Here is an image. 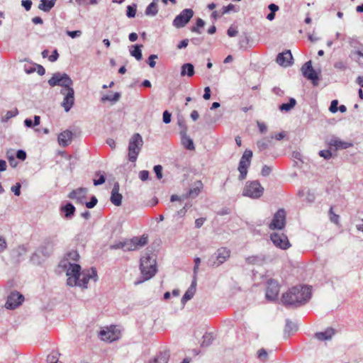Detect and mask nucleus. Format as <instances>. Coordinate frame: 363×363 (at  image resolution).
<instances>
[{
    "label": "nucleus",
    "instance_id": "1",
    "mask_svg": "<svg viewBox=\"0 0 363 363\" xmlns=\"http://www.w3.org/2000/svg\"><path fill=\"white\" fill-rule=\"evenodd\" d=\"M79 259L78 252L72 250L67 253L66 260L62 262V266L66 269L68 286L86 289L89 280H93L94 282L97 281V272L93 267L81 272V266L79 264L71 262L72 261L76 262Z\"/></svg>",
    "mask_w": 363,
    "mask_h": 363
},
{
    "label": "nucleus",
    "instance_id": "2",
    "mask_svg": "<svg viewBox=\"0 0 363 363\" xmlns=\"http://www.w3.org/2000/svg\"><path fill=\"white\" fill-rule=\"evenodd\" d=\"M311 293L308 286H294L282 295L281 301L286 306L298 307L310 300Z\"/></svg>",
    "mask_w": 363,
    "mask_h": 363
},
{
    "label": "nucleus",
    "instance_id": "3",
    "mask_svg": "<svg viewBox=\"0 0 363 363\" xmlns=\"http://www.w3.org/2000/svg\"><path fill=\"white\" fill-rule=\"evenodd\" d=\"M140 269L143 276V279L135 281V285H138L144 281L149 280L157 272L155 259L149 255L142 257L140 259Z\"/></svg>",
    "mask_w": 363,
    "mask_h": 363
},
{
    "label": "nucleus",
    "instance_id": "4",
    "mask_svg": "<svg viewBox=\"0 0 363 363\" xmlns=\"http://www.w3.org/2000/svg\"><path fill=\"white\" fill-rule=\"evenodd\" d=\"M143 140L139 133H135L130 138L128 143V160L135 162L143 147Z\"/></svg>",
    "mask_w": 363,
    "mask_h": 363
},
{
    "label": "nucleus",
    "instance_id": "5",
    "mask_svg": "<svg viewBox=\"0 0 363 363\" xmlns=\"http://www.w3.org/2000/svg\"><path fill=\"white\" fill-rule=\"evenodd\" d=\"M48 83L52 87L60 86L62 89H67L72 86L73 81L67 74L57 72L52 74Z\"/></svg>",
    "mask_w": 363,
    "mask_h": 363
},
{
    "label": "nucleus",
    "instance_id": "6",
    "mask_svg": "<svg viewBox=\"0 0 363 363\" xmlns=\"http://www.w3.org/2000/svg\"><path fill=\"white\" fill-rule=\"evenodd\" d=\"M264 192V188L258 181L247 182L243 189L242 195L251 199H259Z\"/></svg>",
    "mask_w": 363,
    "mask_h": 363
},
{
    "label": "nucleus",
    "instance_id": "7",
    "mask_svg": "<svg viewBox=\"0 0 363 363\" xmlns=\"http://www.w3.org/2000/svg\"><path fill=\"white\" fill-rule=\"evenodd\" d=\"M253 153L250 150H245L243 152L238 165V171L240 172L239 179L243 180L246 178L247 174V169L250 165L251 160Z\"/></svg>",
    "mask_w": 363,
    "mask_h": 363
},
{
    "label": "nucleus",
    "instance_id": "8",
    "mask_svg": "<svg viewBox=\"0 0 363 363\" xmlns=\"http://www.w3.org/2000/svg\"><path fill=\"white\" fill-rule=\"evenodd\" d=\"M230 255V250L226 247H220L217 250L209 259V264L213 267H218L224 263Z\"/></svg>",
    "mask_w": 363,
    "mask_h": 363
},
{
    "label": "nucleus",
    "instance_id": "9",
    "mask_svg": "<svg viewBox=\"0 0 363 363\" xmlns=\"http://www.w3.org/2000/svg\"><path fill=\"white\" fill-rule=\"evenodd\" d=\"M60 94L64 96L61 106L65 112H68L74 104V90L72 86L67 89H61Z\"/></svg>",
    "mask_w": 363,
    "mask_h": 363
},
{
    "label": "nucleus",
    "instance_id": "10",
    "mask_svg": "<svg viewBox=\"0 0 363 363\" xmlns=\"http://www.w3.org/2000/svg\"><path fill=\"white\" fill-rule=\"evenodd\" d=\"M194 16V11L191 9H185L177 15L173 21V26L177 28L184 27Z\"/></svg>",
    "mask_w": 363,
    "mask_h": 363
},
{
    "label": "nucleus",
    "instance_id": "11",
    "mask_svg": "<svg viewBox=\"0 0 363 363\" xmlns=\"http://www.w3.org/2000/svg\"><path fill=\"white\" fill-rule=\"evenodd\" d=\"M286 224V212L284 209L278 210L274 215L272 223L269 224L271 230H281Z\"/></svg>",
    "mask_w": 363,
    "mask_h": 363
},
{
    "label": "nucleus",
    "instance_id": "12",
    "mask_svg": "<svg viewBox=\"0 0 363 363\" xmlns=\"http://www.w3.org/2000/svg\"><path fill=\"white\" fill-rule=\"evenodd\" d=\"M24 301V296L18 291L11 292L7 297L5 307L7 309L13 310L18 308Z\"/></svg>",
    "mask_w": 363,
    "mask_h": 363
},
{
    "label": "nucleus",
    "instance_id": "13",
    "mask_svg": "<svg viewBox=\"0 0 363 363\" xmlns=\"http://www.w3.org/2000/svg\"><path fill=\"white\" fill-rule=\"evenodd\" d=\"M270 238L276 247L282 250H286L291 246L288 238L284 233H273Z\"/></svg>",
    "mask_w": 363,
    "mask_h": 363
},
{
    "label": "nucleus",
    "instance_id": "14",
    "mask_svg": "<svg viewBox=\"0 0 363 363\" xmlns=\"http://www.w3.org/2000/svg\"><path fill=\"white\" fill-rule=\"evenodd\" d=\"M301 72L304 77L313 82L314 85H317L318 76L312 67L311 61L306 62L301 67Z\"/></svg>",
    "mask_w": 363,
    "mask_h": 363
},
{
    "label": "nucleus",
    "instance_id": "15",
    "mask_svg": "<svg viewBox=\"0 0 363 363\" xmlns=\"http://www.w3.org/2000/svg\"><path fill=\"white\" fill-rule=\"evenodd\" d=\"M267 284L266 298L272 301H275L279 291V286L277 281L272 279L269 280Z\"/></svg>",
    "mask_w": 363,
    "mask_h": 363
},
{
    "label": "nucleus",
    "instance_id": "16",
    "mask_svg": "<svg viewBox=\"0 0 363 363\" xmlns=\"http://www.w3.org/2000/svg\"><path fill=\"white\" fill-rule=\"evenodd\" d=\"M327 143L330 147H334L335 150H345L352 146V143L343 141L335 136H332L329 138L327 140Z\"/></svg>",
    "mask_w": 363,
    "mask_h": 363
},
{
    "label": "nucleus",
    "instance_id": "17",
    "mask_svg": "<svg viewBox=\"0 0 363 363\" xmlns=\"http://www.w3.org/2000/svg\"><path fill=\"white\" fill-rule=\"evenodd\" d=\"M293 56L290 50L279 53L277 57V62L281 67H287L292 65Z\"/></svg>",
    "mask_w": 363,
    "mask_h": 363
},
{
    "label": "nucleus",
    "instance_id": "18",
    "mask_svg": "<svg viewBox=\"0 0 363 363\" xmlns=\"http://www.w3.org/2000/svg\"><path fill=\"white\" fill-rule=\"evenodd\" d=\"M86 194H87V189L80 187V188H78L77 189L72 191L69 194L68 197L71 199L76 200V201L79 203H83Z\"/></svg>",
    "mask_w": 363,
    "mask_h": 363
},
{
    "label": "nucleus",
    "instance_id": "19",
    "mask_svg": "<svg viewBox=\"0 0 363 363\" xmlns=\"http://www.w3.org/2000/svg\"><path fill=\"white\" fill-rule=\"evenodd\" d=\"M336 334V330L333 328H327L325 330L317 332L314 334V337L319 341L331 340Z\"/></svg>",
    "mask_w": 363,
    "mask_h": 363
},
{
    "label": "nucleus",
    "instance_id": "20",
    "mask_svg": "<svg viewBox=\"0 0 363 363\" xmlns=\"http://www.w3.org/2000/svg\"><path fill=\"white\" fill-rule=\"evenodd\" d=\"M99 335L100 339L104 341L113 342L118 338V335L111 329L101 330Z\"/></svg>",
    "mask_w": 363,
    "mask_h": 363
},
{
    "label": "nucleus",
    "instance_id": "21",
    "mask_svg": "<svg viewBox=\"0 0 363 363\" xmlns=\"http://www.w3.org/2000/svg\"><path fill=\"white\" fill-rule=\"evenodd\" d=\"M119 184L118 183H115L111 191V201L115 206H119L121 205L123 196L121 194H119Z\"/></svg>",
    "mask_w": 363,
    "mask_h": 363
},
{
    "label": "nucleus",
    "instance_id": "22",
    "mask_svg": "<svg viewBox=\"0 0 363 363\" xmlns=\"http://www.w3.org/2000/svg\"><path fill=\"white\" fill-rule=\"evenodd\" d=\"M203 183L201 182V181H200V180L196 181L193 184L192 186L190 188L188 194L183 196L184 199H186L187 197H191V198L196 197L201 192V189H203Z\"/></svg>",
    "mask_w": 363,
    "mask_h": 363
},
{
    "label": "nucleus",
    "instance_id": "23",
    "mask_svg": "<svg viewBox=\"0 0 363 363\" xmlns=\"http://www.w3.org/2000/svg\"><path fill=\"white\" fill-rule=\"evenodd\" d=\"M72 138V133L69 130H65L61 133L58 136V143L62 147L67 146Z\"/></svg>",
    "mask_w": 363,
    "mask_h": 363
},
{
    "label": "nucleus",
    "instance_id": "24",
    "mask_svg": "<svg viewBox=\"0 0 363 363\" xmlns=\"http://www.w3.org/2000/svg\"><path fill=\"white\" fill-rule=\"evenodd\" d=\"M60 211L65 213L66 219H71L75 213V207L71 203H67L61 207Z\"/></svg>",
    "mask_w": 363,
    "mask_h": 363
},
{
    "label": "nucleus",
    "instance_id": "25",
    "mask_svg": "<svg viewBox=\"0 0 363 363\" xmlns=\"http://www.w3.org/2000/svg\"><path fill=\"white\" fill-rule=\"evenodd\" d=\"M194 67L191 63H185L181 67L180 74L182 77L187 76L191 77L194 74Z\"/></svg>",
    "mask_w": 363,
    "mask_h": 363
},
{
    "label": "nucleus",
    "instance_id": "26",
    "mask_svg": "<svg viewBox=\"0 0 363 363\" xmlns=\"http://www.w3.org/2000/svg\"><path fill=\"white\" fill-rule=\"evenodd\" d=\"M180 136L181 143L186 149L189 150H193L195 149L193 140L187 135V133H185L184 135H180Z\"/></svg>",
    "mask_w": 363,
    "mask_h": 363
},
{
    "label": "nucleus",
    "instance_id": "27",
    "mask_svg": "<svg viewBox=\"0 0 363 363\" xmlns=\"http://www.w3.org/2000/svg\"><path fill=\"white\" fill-rule=\"evenodd\" d=\"M56 0H40L38 9L44 12H49L54 7Z\"/></svg>",
    "mask_w": 363,
    "mask_h": 363
},
{
    "label": "nucleus",
    "instance_id": "28",
    "mask_svg": "<svg viewBox=\"0 0 363 363\" xmlns=\"http://www.w3.org/2000/svg\"><path fill=\"white\" fill-rule=\"evenodd\" d=\"M170 357V353L167 350L160 352L154 359L158 363H167Z\"/></svg>",
    "mask_w": 363,
    "mask_h": 363
},
{
    "label": "nucleus",
    "instance_id": "29",
    "mask_svg": "<svg viewBox=\"0 0 363 363\" xmlns=\"http://www.w3.org/2000/svg\"><path fill=\"white\" fill-rule=\"evenodd\" d=\"M158 13L157 4L153 1L150 3L146 8L145 13L148 16H155Z\"/></svg>",
    "mask_w": 363,
    "mask_h": 363
},
{
    "label": "nucleus",
    "instance_id": "30",
    "mask_svg": "<svg viewBox=\"0 0 363 363\" xmlns=\"http://www.w3.org/2000/svg\"><path fill=\"white\" fill-rule=\"evenodd\" d=\"M142 45H132V50H130L131 56L134 57L137 60H140L143 57L141 48Z\"/></svg>",
    "mask_w": 363,
    "mask_h": 363
},
{
    "label": "nucleus",
    "instance_id": "31",
    "mask_svg": "<svg viewBox=\"0 0 363 363\" xmlns=\"http://www.w3.org/2000/svg\"><path fill=\"white\" fill-rule=\"evenodd\" d=\"M296 104V101L294 98H290L288 103L282 104L279 106V110L281 111H289Z\"/></svg>",
    "mask_w": 363,
    "mask_h": 363
},
{
    "label": "nucleus",
    "instance_id": "32",
    "mask_svg": "<svg viewBox=\"0 0 363 363\" xmlns=\"http://www.w3.org/2000/svg\"><path fill=\"white\" fill-rule=\"evenodd\" d=\"M126 250L128 251H133L135 250L136 249L139 248L138 242H137V237H134L132 239L126 240Z\"/></svg>",
    "mask_w": 363,
    "mask_h": 363
},
{
    "label": "nucleus",
    "instance_id": "33",
    "mask_svg": "<svg viewBox=\"0 0 363 363\" xmlns=\"http://www.w3.org/2000/svg\"><path fill=\"white\" fill-rule=\"evenodd\" d=\"M351 57L353 58L359 65L363 66V51L355 50L351 52Z\"/></svg>",
    "mask_w": 363,
    "mask_h": 363
},
{
    "label": "nucleus",
    "instance_id": "34",
    "mask_svg": "<svg viewBox=\"0 0 363 363\" xmlns=\"http://www.w3.org/2000/svg\"><path fill=\"white\" fill-rule=\"evenodd\" d=\"M272 139L271 138H263L257 143V147L260 151H262L265 149H267L271 144Z\"/></svg>",
    "mask_w": 363,
    "mask_h": 363
},
{
    "label": "nucleus",
    "instance_id": "35",
    "mask_svg": "<svg viewBox=\"0 0 363 363\" xmlns=\"http://www.w3.org/2000/svg\"><path fill=\"white\" fill-rule=\"evenodd\" d=\"M195 294V289L193 287H189L188 290L185 292L183 297L182 298V303L184 305L188 301L191 299Z\"/></svg>",
    "mask_w": 363,
    "mask_h": 363
},
{
    "label": "nucleus",
    "instance_id": "36",
    "mask_svg": "<svg viewBox=\"0 0 363 363\" xmlns=\"http://www.w3.org/2000/svg\"><path fill=\"white\" fill-rule=\"evenodd\" d=\"M297 326L295 323L291 322L290 320L287 319L286 320V325L284 328V334L289 335L290 332L296 331Z\"/></svg>",
    "mask_w": 363,
    "mask_h": 363
},
{
    "label": "nucleus",
    "instance_id": "37",
    "mask_svg": "<svg viewBox=\"0 0 363 363\" xmlns=\"http://www.w3.org/2000/svg\"><path fill=\"white\" fill-rule=\"evenodd\" d=\"M6 157L12 167H16L17 166L18 162L16 160L15 152L13 150H9L6 152Z\"/></svg>",
    "mask_w": 363,
    "mask_h": 363
},
{
    "label": "nucleus",
    "instance_id": "38",
    "mask_svg": "<svg viewBox=\"0 0 363 363\" xmlns=\"http://www.w3.org/2000/svg\"><path fill=\"white\" fill-rule=\"evenodd\" d=\"M213 337L211 333H206L203 335V340L201 342L202 347H208L213 343Z\"/></svg>",
    "mask_w": 363,
    "mask_h": 363
},
{
    "label": "nucleus",
    "instance_id": "39",
    "mask_svg": "<svg viewBox=\"0 0 363 363\" xmlns=\"http://www.w3.org/2000/svg\"><path fill=\"white\" fill-rule=\"evenodd\" d=\"M121 94L118 92H116L113 95L109 96V95H105L101 97V101L103 102L104 101H112V102H117L120 99Z\"/></svg>",
    "mask_w": 363,
    "mask_h": 363
},
{
    "label": "nucleus",
    "instance_id": "40",
    "mask_svg": "<svg viewBox=\"0 0 363 363\" xmlns=\"http://www.w3.org/2000/svg\"><path fill=\"white\" fill-rule=\"evenodd\" d=\"M205 25V22L203 19L201 18H198L196 20V26H193L191 28V32H194V33H199V34H201V31L200 30V28H203Z\"/></svg>",
    "mask_w": 363,
    "mask_h": 363
},
{
    "label": "nucleus",
    "instance_id": "41",
    "mask_svg": "<svg viewBox=\"0 0 363 363\" xmlns=\"http://www.w3.org/2000/svg\"><path fill=\"white\" fill-rule=\"evenodd\" d=\"M177 125L180 128V135H184L185 133H187L188 128L183 118H178Z\"/></svg>",
    "mask_w": 363,
    "mask_h": 363
},
{
    "label": "nucleus",
    "instance_id": "42",
    "mask_svg": "<svg viewBox=\"0 0 363 363\" xmlns=\"http://www.w3.org/2000/svg\"><path fill=\"white\" fill-rule=\"evenodd\" d=\"M238 11H239V7H236L235 5L230 4L228 6H223L222 8L221 14L224 15V14L228 13L230 11L238 12Z\"/></svg>",
    "mask_w": 363,
    "mask_h": 363
},
{
    "label": "nucleus",
    "instance_id": "43",
    "mask_svg": "<svg viewBox=\"0 0 363 363\" xmlns=\"http://www.w3.org/2000/svg\"><path fill=\"white\" fill-rule=\"evenodd\" d=\"M137 5L133 4V5H128L127 6L126 16L128 18H134L136 14Z\"/></svg>",
    "mask_w": 363,
    "mask_h": 363
},
{
    "label": "nucleus",
    "instance_id": "44",
    "mask_svg": "<svg viewBox=\"0 0 363 363\" xmlns=\"http://www.w3.org/2000/svg\"><path fill=\"white\" fill-rule=\"evenodd\" d=\"M13 256L17 257L18 261H20V257L25 255L26 253V249L23 246H19L13 252Z\"/></svg>",
    "mask_w": 363,
    "mask_h": 363
},
{
    "label": "nucleus",
    "instance_id": "45",
    "mask_svg": "<svg viewBox=\"0 0 363 363\" xmlns=\"http://www.w3.org/2000/svg\"><path fill=\"white\" fill-rule=\"evenodd\" d=\"M18 113V111L16 108H15L14 110H11V111H8L5 116L2 118V121L3 122H6L9 119L17 116Z\"/></svg>",
    "mask_w": 363,
    "mask_h": 363
},
{
    "label": "nucleus",
    "instance_id": "46",
    "mask_svg": "<svg viewBox=\"0 0 363 363\" xmlns=\"http://www.w3.org/2000/svg\"><path fill=\"white\" fill-rule=\"evenodd\" d=\"M35 65L36 64L35 63H29V64H26L24 66H23V70L25 71L26 73L27 74H32L34 72H35Z\"/></svg>",
    "mask_w": 363,
    "mask_h": 363
},
{
    "label": "nucleus",
    "instance_id": "47",
    "mask_svg": "<svg viewBox=\"0 0 363 363\" xmlns=\"http://www.w3.org/2000/svg\"><path fill=\"white\" fill-rule=\"evenodd\" d=\"M330 220L335 224H338L340 216L333 212V208L331 207L329 210Z\"/></svg>",
    "mask_w": 363,
    "mask_h": 363
},
{
    "label": "nucleus",
    "instance_id": "48",
    "mask_svg": "<svg viewBox=\"0 0 363 363\" xmlns=\"http://www.w3.org/2000/svg\"><path fill=\"white\" fill-rule=\"evenodd\" d=\"M334 67L340 71H345L347 69V64L343 61H337L334 63Z\"/></svg>",
    "mask_w": 363,
    "mask_h": 363
},
{
    "label": "nucleus",
    "instance_id": "49",
    "mask_svg": "<svg viewBox=\"0 0 363 363\" xmlns=\"http://www.w3.org/2000/svg\"><path fill=\"white\" fill-rule=\"evenodd\" d=\"M125 244H126L125 240L123 241V242H116V243L111 245L110 248L111 250L123 249L124 250H127L126 245H125Z\"/></svg>",
    "mask_w": 363,
    "mask_h": 363
},
{
    "label": "nucleus",
    "instance_id": "50",
    "mask_svg": "<svg viewBox=\"0 0 363 363\" xmlns=\"http://www.w3.org/2000/svg\"><path fill=\"white\" fill-rule=\"evenodd\" d=\"M318 155L325 160H330L333 156L331 151L329 150H320Z\"/></svg>",
    "mask_w": 363,
    "mask_h": 363
},
{
    "label": "nucleus",
    "instance_id": "51",
    "mask_svg": "<svg viewBox=\"0 0 363 363\" xmlns=\"http://www.w3.org/2000/svg\"><path fill=\"white\" fill-rule=\"evenodd\" d=\"M203 118L206 121V123L208 124H213V123H215L218 121V118H216V117H211L210 116L209 113H206L204 116H203Z\"/></svg>",
    "mask_w": 363,
    "mask_h": 363
},
{
    "label": "nucleus",
    "instance_id": "52",
    "mask_svg": "<svg viewBox=\"0 0 363 363\" xmlns=\"http://www.w3.org/2000/svg\"><path fill=\"white\" fill-rule=\"evenodd\" d=\"M162 167L160 164L155 165L154 167V172L156 174V177L158 179H161L162 178Z\"/></svg>",
    "mask_w": 363,
    "mask_h": 363
},
{
    "label": "nucleus",
    "instance_id": "53",
    "mask_svg": "<svg viewBox=\"0 0 363 363\" xmlns=\"http://www.w3.org/2000/svg\"><path fill=\"white\" fill-rule=\"evenodd\" d=\"M172 114L168 111L163 112L162 121L165 124H168L171 122Z\"/></svg>",
    "mask_w": 363,
    "mask_h": 363
},
{
    "label": "nucleus",
    "instance_id": "54",
    "mask_svg": "<svg viewBox=\"0 0 363 363\" xmlns=\"http://www.w3.org/2000/svg\"><path fill=\"white\" fill-rule=\"evenodd\" d=\"M258 357L262 360L265 361L267 359V352L265 349L262 348L257 352Z\"/></svg>",
    "mask_w": 363,
    "mask_h": 363
},
{
    "label": "nucleus",
    "instance_id": "55",
    "mask_svg": "<svg viewBox=\"0 0 363 363\" xmlns=\"http://www.w3.org/2000/svg\"><path fill=\"white\" fill-rule=\"evenodd\" d=\"M98 202V200L96 196H93L91 198V200L89 202H86V206L88 208H94Z\"/></svg>",
    "mask_w": 363,
    "mask_h": 363
},
{
    "label": "nucleus",
    "instance_id": "56",
    "mask_svg": "<svg viewBox=\"0 0 363 363\" xmlns=\"http://www.w3.org/2000/svg\"><path fill=\"white\" fill-rule=\"evenodd\" d=\"M137 242L139 247H143L147 243V238L144 235L140 238L137 237Z\"/></svg>",
    "mask_w": 363,
    "mask_h": 363
},
{
    "label": "nucleus",
    "instance_id": "57",
    "mask_svg": "<svg viewBox=\"0 0 363 363\" xmlns=\"http://www.w3.org/2000/svg\"><path fill=\"white\" fill-rule=\"evenodd\" d=\"M272 172V167L264 165L262 168L261 174L263 177H267L269 176Z\"/></svg>",
    "mask_w": 363,
    "mask_h": 363
},
{
    "label": "nucleus",
    "instance_id": "58",
    "mask_svg": "<svg viewBox=\"0 0 363 363\" xmlns=\"http://www.w3.org/2000/svg\"><path fill=\"white\" fill-rule=\"evenodd\" d=\"M66 33L67 35H69L72 38H75L81 36L82 33L81 30H73V31L67 30Z\"/></svg>",
    "mask_w": 363,
    "mask_h": 363
},
{
    "label": "nucleus",
    "instance_id": "59",
    "mask_svg": "<svg viewBox=\"0 0 363 363\" xmlns=\"http://www.w3.org/2000/svg\"><path fill=\"white\" fill-rule=\"evenodd\" d=\"M157 59V55H150L148 58V65L150 67L153 68L156 65L155 60Z\"/></svg>",
    "mask_w": 363,
    "mask_h": 363
},
{
    "label": "nucleus",
    "instance_id": "60",
    "mask_svg": "<svg viewBox=\"0 0 363 363\" xmlns=\"http://www.w3.org/2000/svg\"><path fill=\"white\" fill-rule=\"evenodd\" d=\"M337 105H338V101L337 100L332 101V102L330 104V108H329L330 111L333 113H336L337 111V110H338Z\"/></svg>",
    "mask_w": 363,
    "mask_h": 363
},
{
    "label": "nucleus",
    "instance_id": "61",
    "mask_svg": "<svg viewBox=\"0 0 363 363\" xmlns=\"http://www.w3.org/2000/svg\"><path fill=\"white\" fill-rule=\"evenodd\" d=\"M21 184L16 183V185L13 186L11 189L16 196H19L21 194Z\"/></svg>",
    "mask_w": 363,
    "mask_h": 363
},
{
    "label": "nucleus",
    "instance_id": "62",
    "mask_svg": "<svg viewBox=\"0 0 363 363\" xmlns=\"http://www.w3.org/2000/svg\"><path fill=\"white\" fill-rule=\"evenodd\" d=\"M16 157L18 159L23 161L26 158V152L23 150H18L16 153Z\"/></svg>",
    "mask_w": 363,
    "mask_h": 363
},
{
    "label": "nucleus",
    "instance_id": "63",
    "mask_svg": "<svg viewBox=\"0 0 363 363\" xmlns=\"http://www.w3.org/2000/svg\"><path fill=\"white\" fill-rule=\"evenodd\" d=\"M139 178L142 181H146L149 178V172L147 170H143L139 172Z\"/></svg>",
    "mask_w": 363,
    "mask_h": 363
},
{
    "label": "nucleus",
    "instance_id": "64",
    "mask_svg": "<svg viewBox=\"0 0 363 363\" xmlns=\"http://www.w3.org/2000/svg\"><path fill=\"white\" fill-rule=\"evenodd\" d=\"M21 5L26 11H29L31 9L32 1L30 0H22Z\"/></svg>",
    "mask_w": 363,
    "mask_h": 363
}]
</instances>
